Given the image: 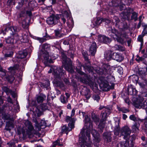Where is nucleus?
I'll list each match as a JSON object with an SVG mask.
<instances>
[{"label":"nucleus","mask_w":147,"mask_h":147,"mask_svg":"<svg viewBox=\"0 0 147 147\" xmlns=\"http://www.w3.org/2000/svg\"><path fill=\"white\" fill-rule=\"evenodd\" d=\"M62 66H63L65 69L68 72L72 73L74 71L72 66V63L71 60L64 54L62 55Z\"/></svg>","instance_id":"nucleus-3"},{"label":"nucleus","mask_w":147,"mask_h":147,"mask_svg":"<svg viewBox=\"0 0 147 147\" xmlns=\"http://www.w3.org/2000/svg\"><path fill=\"white\" fill-rule=\"evenodd\" d=\"M108 30L109 32L115 34V36L114 35L113 38L116 39L118 42L122 44L125 42L126 35L125 33L123 34H120L116 29L113 28L111 27L109 28Z\"/></svg>","instance_id":"nucleus-2"},{"label":"nucleus","mask_w":147,"mask_h":147,"mask_svg":"<svg viewBox=\"0 0 147 147\" xmlns=\"http://www.w3.org/2000/svg\"><path fill=\"white\" fill-rule=\"evenodd\" d=\"M72 128H71V126L67 128L66 125H64L62 128V132L63 133L65 132L66 134H67L68 132L70 131Z\"/></svg>","instance_id":"nucleus-25"},{"label":"nucleus","mask_w":147,"mask_h":147,"mask_svg":"<svg viewBox=\"0 0 147 147\" xmlns=\"http://www.w3.org/2000/svg\"><path fill=\"white\" fill-rule=\"evenodd\" d=\"M64 81L67 84H70V83L69 81V80L67 79H65L64 80Z\"/></svg>","instance_id":"nucleus-62"},{"label":"nucleus","mask_w":147,"mask_h":147,"mask_svg":"<svg viewBox=\"0 0 147 147\" xmlns=\"http://www.w3.org/2000/svg\"><path fill=\"white\" fill-rule=\"evenodd\" d=\"M67 23L68 26L69 28H72L74 24L72 18L71 17H69Z\"/></svg>","instance_id":"nucleus-27"},{"label":"nucleus","mask_w":147,"mask_h":147,"mask_svg":"<svg viewBox=\"0 0 147 147\" xmlns=\"http://www.w3.org/2000/svg\"><path fill=\"white\" fill-rule=\"evenodd\" d=\"M38 40L40 43H43L47 40V39L45 38H39Z\"/></svg>","instance_id":"nucleus-52"},{"label":"nucleus","mask_w":147,"mask_h":147,"mask_svg":"<svg viewBox=\"0 0 147 147\" xmlns=\"http://www.w3.org/2000/svg\"><path fill=\"white\" fill-rule=\"evenodd\" d=\"M98 38V40L101 42L107 43L111 41V40L110 38L104 35H99Z\"/></svg>","instance_id":"nucleus-12"},{"label":"nucleus","mask_w":147,"mask_h":147,"mask_svg":"<svg viewBox=\"0 0 147 147\" xmlns=\"http://www.w3.org/2000/svg\"><path fill=\"white\" fill-rule=\"evenodd\" d=\"M35 114H37L38 117H39L42 114V112L38 108H36L35 110Z\"/></svg>","instance_id":"nucleus-43"},{"label":"nucleus","mask_w":147,"mask_h":147,"mask_svg":"<svg viewBox=\"0 0 147 147\" xmlns=\"http://www.w3.org/2000/svg\"><path fill=\"white\" fill-rule=\"evenodd\" d=\"M46 96L43 94H40L37 98L36 100L38 103L42 102L45 100Z\"/></svg>","instance_id":"nucleus-23"},{"label":"nucleus","mask_w":147,"mask_h":147,"mask_svg":"<svg viewBox=\"0 0 147 147\" xmlns=\"http://www.w3.org/2000/svg\"><path fill=\"white\" fill-rule=\"evenodd\" d=\"M119 120L115 122V126L114 131V134L116 135H119V131H120V128L119 125Z\"/></svg>","instance_id":"nucleus-19"},{"label":"nucleus","mask_w":147,"mask_h":147,"mask_svg":"<svg viewBox=\"0 0 147 147\" xmlns=\"http://www.w3.org/2000/svg\"><path fill=\"white\" fill-rule=\"evenodd\" d=\"M113 53L111 51L106 52L104 54L105 57L107 60L109 61L112 59Z\"/></svg>","instance_id":"nucleus-20"},{"label":"nucleus","mask_w":147,"mask_h":147,"mask_svg":"<svg viewBox=\"0 0 147 147\" xmlns=\"http://www.w3.org/2000/svg\"><path fill=\"white\" fill-rule=\"evenodd\" d=\"M112 59L117 61L121 62L123 60V57L119 54L117 53H114L112 57Z\"/></svg>","instance_id":"nucleus-17"},{"label":"nucleus","mask_w":147,"mask_h":147,"mask_svg":"<svg viewBox=\"0 0 147 147\" xmlns=\"http://www.w3.org/2000/svg\"><path fill=\"white\" fill-rule=\"evenodd\" d=\"M18 67L17 66H14L13 67H10L9 69L10 70V71L11 72L12 71L15 70L16 69H18Z\"/></svg>","instance_id":"nucleus-53"},{"label":"nucleus","mask_w":147,"mask_h":147,"mask_svg":"<svg viewBox=\"0 0 147 147\" xmlns=\"http://www.w3.org/2000/svg\"><path fill=\"white\" fill-rule=\"evenodd\" d=\"M92 118L96 123H98L99 121V118L96 115H93L92 116Z\"/></svg>","instance_id":"nucleus-35"},{"label":"nucleus","mask_w":147,"mask_h":147,"mask_svg":"<svg viewBox=\"0 0 147 147\" xmlns=\"http://www.w3.org/2000/svg\"><path fill=\"white\" fill-rule=\"evenodd\" d=\"M85 123L84 127L86 129L85 133V129H83L80 135L79 143L81 147H91V142L90 141V131L92 130V134L94 138L95 142H98L100 140V136L99 134L95 130L92 129V123L90 118L88 115L85 117Z\"/></svg>","instance_id":"nucleus-1"},{"label":"nucleus","mask_w":147,"mask_h":147,"mask_svg":"<svg viewBox=\"0 0 147 147\" xmlns=\"http://www.w3.org/2000/svg\"><path fill=\"white\" fill-rule=\"evenodd\" d=\"M60 99L61 102L63 104H65L68 101V99L66 98L64 95H61Z\"/></svg>","instance_id":"nucleus-30"},{"label":"nucleus","mask_w":147,"mask_h":147,"mask_svg":"<svg viewBox=\"0 0 147 147\" xmlns=\"http://www.w3.org/2000/svg\"><path fill=\"white\" fill-rule=\"evenodd\" d=\"M96 44L95 42H93L91 44L89 51L92 55L94 56L95 55L96 51Z\"/></svg>","instance_id":"nucleus-13"},{"label":"nucleus","mask_w":147,"mask_h":147,"mask_svg":"<svg viewBox=\"0 0 147 147\" xmlns=\"http://www.w3.org/2000/svg\"><path fill=\"white\" fill-rule=\"evenodd\" d=\"M49 47L50 45L47 43L44 44L42 45V48L45 51L44 52L47 51L49 49Z\"/></svg>","instance_id":"nucleus-31"},{"label":"nucleus","mask_w":147,"mask_h":147,"mask_svg":"<svg viewBox=\"0 0 147 147\" xmlns=\"http://www.w3.org/2000/svg\"><path fill=\"white\" fill-rule=\"evenodd\" d=\"M7 101L11 103H12V100L10 97H8L7 98Z\"/></svg>","instance_id":"nucleus-61"},{"label":"nucleus","mask_w":147,"mask_h":147,"mask_svg":"<svg viewBox=\"0 0 147 147\" xmlns=\"http://www.w3.org/2000/svg\"><path fill=\"white\" fill-rule=\"evenodd\" d=\"M5 129L7 131H10L11 128L9 127V124L6 123V126L5 127Z\"/></svg>","instance_id":"nucleus-54"},{"label":"nucleus","mask_w":147,"mask_h":147,"mask_svg":"<svg viewBox=\"0 0 147 147\" xmlns=\"http://www.w3.org/2000/svg\"><path fill=\"white\" fill-rule=\"evenodd\" d=\"M76 70L78 73L80 74L81 75H84V77L80 78V81L84 83L90 84L91 82V79L89 78L87 75L84 74V72L81 71L80 69L76 68Z\"/></svg>","instance_id":"nucleus-8"},{"label":"nucleus","mask_w":147,"mask_h":147,"mask_svg":"<svg viewBox=\"0 0 147 147\" xmlns=\"http://www.w3.org/2000/svg\"><path fill=\"white\" fill-rule=\"evenodd\" d=\"M127 91L130 94L133 95H136L138 92L136 89L133 88L132 86L131 85L128 86Z\"/></svg>","instance_id":"nucleus-18"},{"label":"nucleus","mask_w":147,"mask_h":147,"mask_svg":"<svg viewBox=\"0 0 147 147\" xmlns=\"http://www.w3.org/2000/svg\"><path fill=\"white\" fill-rule=\"evenodd\" d=\"M45 37H46V38H47V39H49L51 38V37L49 35L47 34V33H46V35L45 36Z\"/></svg>","instance_id":"nucleus-59"},{"label":"nucleus","mask_w":147,"mask_h":147,"mask_svg":"<svg viewBox=\"0 0 147 147\" xmlns=\"http://www.w3.org/2000/svg\"><path fill=\"white\" fill-rule=\"evenodd\" d=\"M3 90L6 93H7L9 91V90L6 87H3Z\"/></svg>","instance_id":"nucleus-55"},{"label":"nucleus","mask_w":147,"mask_h":147,"mask_svg":"<svg viewBox=\"0 0 147 147\" xmlns=\"http://www.w3.org/2000/svg\"><path fill=\"white\" fill-rule=\"evenodd\" d=\"M134 104L136 107L147 109V100H145L143 97H139L136 101L134 102Z\"/></svg>","instance_id":"nucleus-7"},{"label":"nucleus","mask_w":147,"mask_h":147,"mask_svg":"<svg viewBox=\"0 0 147 147\" xmlns=\"http://www.w3.org/2000/svg\"><path fill=\"white\" fill-rule=\"evenodd\" d=\"M115 47L117 50L120 51H123L125 50V48L124 47L120 45H115Z\"/></svg>","instance_id":"nucleus-33"},{"label":"nucleus","mask_w":147,"mask_h":147,"mask_svg":"<svg viewBox=\"0 0 147 147\" xmlns=\"http://www.w3.org/2000/svg\"><path fill=\"white\" fill-rule=\"evenodd\" d=\"M138 41L141 42V43L142 44L143 42V39L142 37L141 36H139L138 38Z\"/></svg>","instance_id":"nucleus-56"},{"label":"nucleus","mask_w":147,"mask_h":147,"mask_svg":"<svg viewBox=\"0 0 147 147\" xmlns=\"http://www.w3.org/2000/svg\"><path fill=\"white\" fill-rule=\"evenodd\" d=\"M92 98L94 100H96L97 102H98L100 99V96L97 95H94L92 96Z\"/></svg>","instance_id":"nucleus-46"},{"label":"nucleus","mask_w":147,"mask_h":147,"mask_svg":"<svg viewBox=\"0 0 147 147\" xmlns=\"http://www.w3.org/2000/svg\"><path fill=\"white\" fill-rule=\"evenodd\" d=\"M47 121L44 120H41L40 123L38 124L37 122L36 121L35 122V126L38 128V130H40V127L42 126H45V127L49 126L47 123Z\"/></svg>","instance_id":"nucleus-16"},{"label":"nucleus","mask_w":147,"mask_h":147,"mask_svg":"<svg viewBox=\"0 0 147 147\" xmlns=\"http://www.w3.org/2000/svg\"><path fill=\"white\" fill-rule=\"evenodd\" d=\"M59 18L58 16L53 15L47 18V22L49 25L53 26L57 24Z\"/></svg>","instance_id":"nucleus-9"},{"label":"nucleus","mask_w":147,"mask_h":147,"mask_svg":"<svg viewBox=\"0 0 147 147\" xmlns=\"http://www.w3.org/2000/svg\"><path fill=\"white\" fill-rule=\"evenodd\" d=\"M6 42L8 44L13 45L16 43L17 42L20 40L22 42H25L24 41L22 36H19L17 34H15L14 35H11L10 37H8L5 39Z\"/></svg>","instance_id":"nucleus-5"},{"label":"nucleus","mask_w":147,"mask_h":147,"mask_svg":"<svg viewBox=\"0 0 147 147\" xmlns=\"http://www.w3.org/2000/svg\"><path fill=\"white\" fill-rule=\"evenodd\" d=\"M138 14L136 12H134L132 13V15L131 16L132 19H134L135 21H136L138 19Z\"/></svg>","instance_id":"nucleus-40"},{"label":"nucleus","mask_w":147,"mask_h":147,"mask_svg":"<svg viewBox=\"0 0 147 147\" xmlns=\"http://www.w3.org/2000/svg\"><path fill=\"white\" fill-rule=\"evenodd\" d=\"M27 54V53L26 51L23 50L19 52L17 55V57L19 58H24L26 57Z\"/></svg>","instance_id":"nucleus-21"},{"label":"nucleus","mask_w":147,"mask_h":147,"mask_svg":"<svg viewBox=\"0 0 147 147\" xmlns=\"http://www.w3.org/2000/svg\"><path fill=\"white\" fill-rule=\"evenodd\" d=\"M26 20L27 19L23 20L22 22V26L24 28H25L28 24V23L26 22Z\"/></svg>","instance_id":"nucleus-48"},{"label":"nucleus","mask_w":147,"mask_h":147,"mask_svg":"<svg viewBox=\"0 0 147 147\" xmlns=\"http://www.w3.org/2000/svg\"><path fill=\"white\" fill-rule=\"evenodd\" d=\"M26 122L28 124V129L30 131H32L33 129L34 128L31 123L29 121H27Z\"/></svg>","instance_id":"nucleus-42"},{"label":"nucleus","mask_w":147,"mask_h":147,"mask_svg":"<svg viewBox=\"0 0 147 147\" xmlns=\"http://www.w3.org/2000/svg\"><path fill=\"white\" fill-rule=\"evenodd\" d=\"M102 20L100 18H98L96 19L95 21V23L96 25H99L102 23Z\"/></svg>","instance_id":"nucleus-49"},{"label":"nucleus","mask_w":147,"mask_h":147,"mask_svg":"<svg viewBox=\"0 0 147 147\" xmlns=\"http://www.w3.org/2000/svg\"><path fill=\"white\" fill-rule=\"evenodd\" d=\"M62 139H61L60 140H57L56 141L53 143L54 145H58L61 146H63V144L62 143V142H61V141H62Z\"/></svg>","instance_id":"nucleus-32"},{"label":"nucleus","mask_w":147,"mask_h":147,"mask_svg":"<svg viewBox=\"0 0 147 147\" xmlns=\"http://www.w3.org/2000/svg\"><path fill=\"white\" fill-rule=\"evenodd\" d=\"M144 96L147 97V89H145L144 92L143 93Z\"/></svg>","instance_id":"nucleus-60"},{"label":"nucleus","mask_w":147,"mask_h":147,"mask_svg":"<svg viewBox=\"0 0 147 147\" xmlns=\"http://www.w3.org/2000/svg\"><path fill=\"white\" fill-rule=\"evenodd\" d=\"M14 80V77L13 75L10 76L8 78V81L10 83H12Z\"/></svg>","instance_id":"nucleus-45"},{"label":"nucleus","mask_w":147,"mask_h":147,"mask_svg":"<svg viewBox=\"0 0 147 147\" xmlns=\"http://www.w3.org/2000/svg\"><path fill=\"white\" fill-rule=\"evenodd\" d=\"M127 118V116L126 115L123 114V119L124 120H125Z\"/></svg>","instance_id":"nucleus-64"},{"label":"nucleus","mask_w":147,"mask_h":147,"mask_svg":"<svg viewBox=\"0 0 147 147\" xmlns=\"http://www.w3.org/2000/svg\"><path fill=\"white\" fill-rule=\"evenodd\" d=\"M71 117L67 116L65 117V120L67 122H69L68 124V127L71 126V128H74V123L75 121V119L72 118Z\"/></svg>","instance_id":"nucleus-11"},{"label":"nucleus","mask_w":147,"mask_h":147,"mask_svg":"<svg viewBox=\"0 0 147 147\" xmlns=\"http://www.w3.org/2000/svg\"><path fill=\"white\" fill-rule=\"evenodd\" d=\"M144 60V58L142 57H140L138 56L137 55V58L136 59V60L138 62H139L140 61H143Z\"/></svg>","instance_id":"nucleus-50"},{"label":"nucleus","mask_w":147,"mask_h":147,"mask_svg":"<svg viewBox=\"0 0 147 147\" xmlns=\"http://www.w3.org/2000/svg\"><path fill=\"white\" fill-rule=\"evenodd\" d=\"M131 133V130L127 126L123 127L121 131V135L123 136L125 139H127L128 137L129 136Z\"/></svg>","instance_id":"nucleus-10"},{"label":"nucleus","mask_w":147,"mask_h":147,"mask_svg":"<svg viewBox=\"0 0 147 147\" xmlns=\"http://www.w3.org/2000/svg\"><path fill=\"white\" fill-rule=\"evenodd\" d=\"M59 28H58L57 29L55 30V35L56 36H58L61 32V29L62 28V26L60 25Z\"/></svg>","instance_id":"nucleus-37"},{"label":"nucleus","mask_w":147,"mask_h":147,"mask_svg":"<svg viewBox=\"0 0 147 147\" xmlns=\"http://www.w3.org/2000/svg\"><path fill=\"white\" fill-rule=\"evenodd\" d=\"M42 56L44 59V63L45 64H47V63H53V61L52 59H49V54L47 51L44 52L42 54Z\"/></svg>","instance_id":"nucleus-14"},{"label":"nucleus","mask_w":147,"mask_h":147,"mask_svg":"<svg viewBox=\"0 0 147 147\" xmlns=\"http://www.w3.org/2000/svg\"><path fill=\"white\" fill-rule=\"evenodd\" d=\"M75 110L73 109L71 111V117H73L75 115Z\"/></svg>","instance_id":"nucleus-58"},{"label":"nucleus","mask_w":147,"mask_h":147,"mask_svg":"<svg viewBox=\"0 0 147 147\" xmlns=\"http://www.w3.org/2000/svg\"><path fill=\"white\" fill-rule=\"evenodd\" d=\"M104 138L107 140V142H109L111 141V137L110 134L107 133H104L103 134Z\"/></svg>","instance_id":"nucleus-29"},{"label":"nucleus","mask_w":147,"mask_h":147,"mask_svg":"<svg viewBox=\"0 0 147 147\" xmlns=\"http://www.w3.org/2000/svg\"><path fill=\"white\" fill-rule=\"evenodd\" d=\"M7 123H9V127L10 128H13L14 127V125H13V123L11 122H7Z\"/></svg>","instance_id":"nucleus-57"},{"label":"nucleus","mask_w":147,"mask_h":147,"mask_svg":"<svg viewBox=\"0 0 147 147\" xmlns=\"http://www.w3.org/2000/svg\"><path fill=\"white\" fill-rule=\"evenodd\" d=\"M140 124L139 123H136L132 127V130L133 132L137 133L139 131V128Z\"/></svg>","instance_id":"nucleus-24"},{"label":"nucleus","mask_w":147,"mask_h":147,"mask_svg":"<svg viewBox=\"0 0 147 147\" xmlns=\"http://www.w3.org/2000/svg\"><path fill=\"white\" fill-rule=\"evenodd\" d=\"M48 73H52L55 77L57 78H61L64 75V72L62 69L55 66L51 67L48 71Z\"/></svg>","instance_id":"nucleus-4"},{"label":"nucleus","mask_w":147,"mask_h":147,"mask_svg":"<svg viewBox=\"0 0 147 147\" xmlns=\"http://www.w3.org/2000/svg\"><path fill=\"white\" fill-rule=\"evenodd\" d=\"M100 86L104 88H107V90H109L110 88V86L107 81L102 82Z\"/></svg>","instance_id":"nucleus-26"},{"label":"nucleus","mask_w":147,"mask_h":147,"mask_svg":"<svg viewBox=\"0 0 147 147\" xmlns=\"http://www.w3.org/2000/svg\"><path fill=\"white\" fill-rule=\"evenodd\" d=\"M128 142L127 141L119 142L117 145L118 147H127Z\"/></svg>","instance_id":"nucleus-28"},{"label":"nucleus","mask_w":147,"mask_h":147,"mask_svg":"<svg viewBox=\"0 0 147 147\" xmlns=\"http://www.w3.org/2000/svg\"><path fill=\"white\" fill-rule=\"evenodd\" d=\"M110 114V110L108 109H105L104 112L102 113L101 115V119L99 124V127L101 128H104L106 123V119Z\"/></svg>","instance_id":"nucleus-6"},{"label":"nucleus","mask_w":147,"mask_h":147,"mask_svg":"<svg viewBox=\"0 0 147 147\" xmlns=\"http://www.w3.org/2000/svg\"><path fill=\"white\" fill-rule=\"evenodd\" d=\"M139 74L142 76V77L146 76L147 74V67H143L140 68L139 70Z\"/></svg>","instance_id":"nucleus-22"},{"label":"nucleus","mask_w":147,"mask_h":147,"mask_svg":"<svg viewBox=\"0 0 147 147\" xmlns=\"http://www.w3.org/2000/svg\"><path fill=\"white\" fill-rule=\"evenodd\" d=\"M84 95L87 99H89L90 97V94L89 90H86L85 91Z\"/></svg>","instance_id":"nucleus-39"},{"label":"nucleus","mask_w":147,"mask_h":147,"mask_svg":"<svg viewBox=\"0 0 147 147\" xmlns=\"http://www.w3.org/2000/svg\"><path fill=\"white\" fill-rule=\"evenodd\" d=\"M5 30V31L8 30L9 32H10V34L12 35H14L15 34H16V32L17 31L18 28L16 26H11L10 27H6Z\"/></svg>","instance_id":"nucleus-15"},{"label":"nucleus","mask_w":147,"mask_h":147,"mask_svg":"<svg viewBox=\"0 0 147 147\" xmlns=\"http://www.w3.org/2000/svg\"><path fill=\"white\" fill-rule=\"evenodd\" d=\"M129 119L134 121H135L136 120V118L135 116L134 115H131L129 117Z\"/></svg>","instance_id":"nucleus-51"},{"label":"nucleus","mask_w":147,"mask_h":147,"mask_svg":"<svg viewBox=\"0 0 147 147\" xmlns=\"http://www.w3.org/2000/svg\"><path fill=\"white\" fill-rule=\"evenodd\" d=\"M84 67L85 69V71L86 72L87 71H88L89 73L92 72L93 68L90 66H84Z\"/></svg>","instance_id":"nucleus-34"},{"label":"nucleus","mask_w":147,"mask_h":147,"mask_svg":"<svg viewBox=\"0 0 147 147\" xmlns=\"http://www.w3.org/2000/svg\"><path fill=\"white\" fill-rule=\"evenodd\" d=\"M142 16H139V24H141V23L142 22Z\"/></svg>","instance_id":"nucleus-63"},{"label":"nucleus","mask_w":147,"mask_h":147,"mask_svg":"<svg viewBox=\"0 0 147 147\" xmlns=\"http://www.w3.org/2000/svg\"><path fill=\"white\" fill-rule=\"evenodd\" d=\"M110 68V67L109 66L107 65H104V69L103 71V73L104 74L108 73Z\"/></svg>","instance_id":"nucleus-36"},{"label":"nucleus","mask_w":147,"mask_h":147,"mask_svg":"<svg viewBox=\"0 0 147 147\" xmlns=\"http://www.w3.org/2000/svg\"><path fill=\"white\" fill-rule=\"evenodd\" d=\"M142 26L144 28V30L142 32V34L143 36H144L147 34V25H143Z\"/></svg>","instance_id":"nucleus-38"},{"label":"nucleus","mask_w":147,"mask_h":147,"mask_svg":"<svg viewBox=\"0 0 147 147\" xmlns=\"http://www.w3.org/2000/svg\"><path fill=\"white\" fill-rule=\"evenodd\" d=\"M40 109L43 110L45 111L48 109V107L47 106L46 104H42L40 105Z\"/></svg>","instance_id":"nucleus-41"},{"label":"nucleus","mask_w":147,"mask_h":147,"mask_svg":"<svg viewBox=\"0 0 147 147\" xmlns=\"http://www.w3.org/2000/svg\"><path fill=\"white\" fill-rule=\"evenodd\" d=\"M13 54V52L12 51L8 52L5 55V57H11L12 56Z\"/></svg>","instance_id":"nucleus-44"},{"label":"nucleus","mask_w":147,"mask_h":147,"mask_svg":"<svg viewBox=\"0 0 147 147\" xmlns=\"http://www.w3.org/2000/svg\"><path fill=\"white\" fill-rule=\"evenodd\" d=\"M118 110L119 111H122L123 113H126L129 112L128 110L124 108H118Z\"/></svg>","instance_id":"nucleus-47"}]
</instances>
